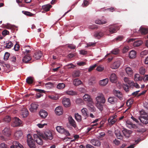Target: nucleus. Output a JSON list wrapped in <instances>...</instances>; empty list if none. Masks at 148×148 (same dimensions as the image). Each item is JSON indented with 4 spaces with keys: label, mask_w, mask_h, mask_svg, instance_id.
<instances>
[{
    "label": "nucleus",
    "mask_w": 148,
    "mask_h": 148,
    "mask_svg": "<svg viewBox=\"0 0 148 148\" xmlns=\"http://www.w3.org/2000/svg\"><path fill=\"white\" fill-rule=\"evenodd\" d=\"M56 129L58 132L61 134H63V132L64 130V129L61 126H57Z\"/></svg>",
    "instance_id": "nucleus-40"
},
{
    "label": "nucleus",
    "mask_w": 148,
    "mask_h": 148,
    "mask_svg": "<svg viewBox=\"0 0 148 148\" xmlns=\"http://www.w3.org/2000/svg\"><path fill=\"white\" fill-rule=\"evenodd\" d=\"M95 23H96L97 24L102 25L106 23H107V21L106 20L105 21L98 20L95 21Z\"/></svg>",
    "instance_id": "nucleus-41"
},
{
    "label": "nucleus",
    "mask_w": 148,
    "mask_h": 148,
    "mask_svg": "<svg viewBox=\"0 0 148 148\" xmlns=\"http://www.w3.org/2000/svg\"><path fill=\"white\" fill-rule=\"evenodd\" d=\"M95 77H91L89 80V84L91 85H92L94 83H95Z\"/></svg>",
    "instance_id": "nucleus-49"
},
{
    "label": "nucleus",
    "mask_w": 148,
    "mask_h": 148,
    "mask_svg": "<svg viewBox=\"0 0 148 148\" xmlns=\"http://www.w3.org/2000/svg\"><path fill=\"white\" fill-rule=\"evenodd\" d=\"M120 65L119 61H117L114 62L110 66V67L113 69H116L119 68Z\"/></svg>",
    "instance_id": "nucleus-17"
},
{
    "label": "nucleus",
    "mask_w": 148,
    "mask_h": 148,
    "mask_svg": "<svg viewBox=\"0 0 148 148\" xmlns=\"http://www.w3.org/2000/svg\"><path fill=\"white\" fill-rule=\"evenodd\" d=\"M134 80L135 81H141L143 79L142 77H141L138 74H136L134 76Z\"/></svg>",
    "instance_id": "nucleus-33"
},
{
    "label": "nucleus",
    "mask_w": 148,
    "mask_h": 148,
    "mask_svg": "<svg viewBox=\"0 0 148 148\" xmlns=\"http://www.w3.org/2000/svg\"><path fill=\"white\" fill-rule=\"evenodd\" d=\"M65 93L66 95H74L77 94L76 92L71 90L67 91L65 92Z\"/></svg>",
    "instance_id": "nucleus-46"
},
{
    "label": "nucleus",
    "mask_w": 148,
    "mask_h": 148,
    "mask_svg": "<svg viewBox=\"0 0 148 148\" xmlns=\"http://www.w3.org/2000/svg\"><path fill=\"white\" fill-rule=\"evenodd\" d=\"M3 134L6 137H9L10 135V129L7 127H5L2 131Z\"/></svg>",
    "instance_id": "nucleus-18"
},
{
    "label": "nucleus",
    "mask_w": 148,
    "mask_h": 148,
    "mask_svg": "<svg viewBox=\"0 0 148 148\" xmlns=\"http://www.w3.org/2000/svg\"><path fill=\"white\" fill-rule=\"evenodd\" d=\"M119 29V27L117 26H110L108 29L106 30V33L108 35L115 33L116 30Z\"/></svg>",
    "instance_id": "nucleus-5"
},
{
    "label": "nucleus",
    "mask_w": 148,
    "mask_h": 148,
    "mask_svg": "<svg viewBox=\"0 0 148 148\" xmlns=\"http://www.w3.org/2000/svg\"><path fill=\"white\" fill-rule=\"evenodd\" d=\"M65 84L63 83H59L57 86V88L58 89H62L65 87Z\"/></svg>",
    "instance_id": "nucleus-45"
},
{
    "label": "nucleus",
    "mask_w": 148,
    "mask_h": 148,
    "mask_svg": "<svg viewBox=\"0 0 148 148\" xmlns=\"http://www.w3.org/2000/svg\"><path fill=\"white\" fill-rule=\"evenodd\" d=\"M125 71L127 74L129 76H132L133 74V71L130 67H127L125 68Z\"/></svg>",
    "instance_id": "nucleus-23"
},
{
    "label": "nucleus",
    "mask_w": 148,
    "mask_h": 148,
    "mask_svg": "<svg viewBox=\"0 0 148 148\" xmlns=\"http://www.w3.org/2000/svg\"><path fill=\"white\" fill-rule=\"evenodd\" d=\"M129 50L128 47H124L123 49L122 52L123 53H125L128 51Z\"/></svg>",
    "instance_id": "nucleus-58"
},
{
    "label": "nucleus",
    "mask_w": 148,
    "mask_h": 148,
    "mask_svg": "<svg viewBox=\"0 0 148 148\" xmlns=\"http://www.w3.org/2000/svg\"><path fill=\"white\" fill-rule=\"evenodd\" d=\"M119 52V50L117 49H115L111 51L112 53L116 55L118 54Z\"/></svg>",
    "instance_id": "nucleus-53"
},
{
    "label": "nucleus",
    "mask_w": 148,
    "mask_h": 148,
    "mask_svg": "<svg viewBox=\"0 0 148 148\" xmlns=\"http://www.w3.org/2000/svg\"><path fill=\"white\" fill-rule=\"evenodd\" d=\"M126 124L127 126L130 129L136 128L137 127V126L133 123L130 121L127 120L126 121Z\"/></svg>",
    "instance_id": "nucleus-13"
},
{
    "label": "nucleus",
    "mask_w": 148,
    "mask_h": 148,
    "mask_svg": "<svg viewBox=\"0 0 148 148\" xmlns=\"http://www.w3.org/2000/svg\"><path fill=\"white\" fill-rule=\"evenodd\" d=\"M21 116L23 118H25L27 117L28 111L26 109H24L22 110Z\"/></svg>",
    "instance_id": "nucleus-34"
},
{
    "label": "nucleus",
    "mask_w": 148,
    "mask_h": 148,
    "mask_svg": "<svg viewBox=\"0 0 148 148\" xmlns=\"http://www.w3.org/2000/svg\"><path fill=\"white\" fill-rule=\"evenodd\" d=\"M116 101V98L114 97H110L108 99V102L112 104H114Z\"/></svg>",
    "instance_id": "nucleus-29"
},
{
    "label": "nucleus",
    "mask_w": 148,
    "mask_h": 148,
    "mask_svg": "<svg viewBox=\"0 0 148 148\" xmlns=\"http://www.w3.org/2000/svg\"><path fill=\"white\" fill-rule=\"evenodd\" d=\"M117 79L116 75L114 73H112L110 76V80L112 83L115 82Z\"/></svg>",
    "instance_id": "nucleus-22"
},
{
    "label": "nucleus",
    "mask_w": 148,
    "mask_h": 148,
    "mask_svg": "<svg viewBox=\"0 0 148 148\" xmlns=\"http://www.w3.org/2000/svg\"><path fill=\"white\" fill-rule=\"evenodd\" d=\"M142 42L140 40L135 41L133 43V45L134 47H137L140 46L142 44Z\"/></svg>",
    "instance_id": "nucleus-44"
},
{
    "label": "nucleus",
    "mask_w": 148,
    "mask_h": 148,
    "mask_svg": "<svg viewBox=\"0 0 148 148\" xmlns=\"http://www.w3.org/2000/svg\"><path fill=\"white\" fill-rule=\"evenodd\" d=\"M34 90L38 92L36 96L37 98H40L42 95V93L45 92V91L44 90L41 89H35Z\"/></svg>",
    "instance_id": "nucleus-15"
},
{
    "label": "nucleus",
    "mask_w": 148,
    "mask_h": 148,
    "mask_svg": "<svg viewBox=\"0 0 148 148\" xmlns=\"http://www.w3.org/2000/svg\"><path fill=\"white\" fill-rule=\"evenodd\" d=\"M82 83V82L79 79L77 78L74 80L73 84L75 86H77Z\"/></svg>",
    "instance_id": "nucleus-35"
},
{
    "label": "nucleus",
    "mask_w": 148,
    "mask_h": 148,
    "mask_svg": "<svg viewBox=\"0 0 148 148\" xmlns=\"http://www.w3.org/2000/svg\"><path fill=\"white\" fill-rule=\"evenodd\" d=\"M84 100L86 102H89L92 101V99L90 97L88 94H85L83 97Z\"/></svg>",
    "instance_id": "nucleus-21"
},
{
    "label": "nucleus",
    "mask_w": 148,
    "mask_h": 148,
    "mask_svg": "<svg viewBox=\"0 0 148 148\" xmlns=\"http://www.w3.org/2000/svg\"><path fill=\"white\" fill-rule=\"evenodd\" d=\"M82 115L84 117V119H86V118L88 116V114H87V109L86 108H83L81 110Z\"/></svg>",
    "instance_id": "nucleus-30"
},
{
    "label": "nucleus",
    "mask_w": 148,
    "mask_h": 148,
    "mask_svg": "<svg viewBox=\"0 0 148 148\" xmlns=\"http://www.w3.org/2000/svg\"><path fill=\"white\" fill-rule=\"evenodd\" d=\"M68 120L69 123L74 127L76 128L77 127L76 122L71 116H69Z\"/></svg>",
    "instance_id": "nucleus-16"
},
{
    "label": "nucleus",
    "mask_w": 148,
    "mask_h": 148,
    "mask_svg": "<svg viewBox=\"0 0 148 148\" xmlns=\"http://www.w3.org/2000/svg\"><path fill=\"white\" fill-rule=\"evenodd\" d=\"M19 48V46L18 44H16L14 46V49L16 51H18Z\"/></svg>",
    "instance_id": "nucleus-61"
},
{
    "label": "nucleus",
    "mask_w": 148,
    "mask_h": 148,
    "mask_svg": "<svg viewBox=\"0 0 148 148\" xmlns=\"http://www.w3.org/2000/svg\"><path fill=\"white\" fill-rule=\"evenodd\" d=\"M116 115L110 117L108 119V122L110 125H114L116 121Z\"/></svg>",
    "instance_id": "nucleus-9"
},
{
    "label": "nucleus",
    "mask_w": 148,
    "mask_h": 148,
    "mask_svg": "<svg viewBox=\"0 0 148 148\" xmlns=\"http://www.w3.org/2000/svg\"><path fill=\"white\" fill-rule=\"evenodd\" d=\"M97 66V64H94L93 66H90L88 69V71L89 72H90L95 67Z\"/></svg>",
    "instance_id": "nucleus-56"
},
{
    "label": "nucleus",
    "mask_w": 148,
    "mask_h": 148,
    "mask_svg": "<svg viewBox=\"0 0 148 148\" xmlns=\"http://www.w3.org/2000/svg\"><path fill=\"white\" fill-rule=\"evenodd\" d=\"M9 32L8 31L6 30H4L2 32V35L4 36L5 35L8 34H9Z\"/></svg>",
    "instance_id": "nucleus-63"
},
{
    "label": "nucleus",
    "mask_w": 148,
    "mask_h": 148,
    "mask_svg": "<svg viewBox=\"0 0 148 148\" xmlns=\"http://www.w3.org/2000/svg\"><path fill=\"white\" fill-rule=\"evenodd\" d=\"M62 102L65 107H68L71 105L70 99L68 98H64L62 100Z\"/></svg>",
    "instance_id": "nucleus-11"
},
{
    "label": "nucleus",
    "mask_w": 148,
    "mask_h": 148,
    "mask_svg": "<svg viewBox=\"0 0 148 148\" xmlns=\"http://www.w3.org/2000/svg\"><path fill=\"white\" fill-rule=\"evenodd\" d=\"M22 123L21 121L18 118L15 117L13 120L11 124V126L13 127H16L20 126Z\"/></svg>",
    "instance_id": "nucleus-6"
},
{
    "label": "nucleus",
    "mask_w": 148,
    "mask_h": 148,
    "mask_svg": "<svg viewBox=\"0 0 148 148\" xmlns=\"http://www.w3.org/2000/svg\"><path fill=\"white\" fill-rule=\"evenodd\" d=\"M75 117L76 120L78 122H80L82 120L81 116L79 115L78 113H76L75 114Z\"/></svg>",
    "instance_id": "nucleus-37"
},
{
    "label": "nucleus",
    "mask_w": 148,
    "mask_h": 148,
    "mask_svg": "<svg viewBox=\"0 0 148 148\" xmlns=\"http://www.w3.org/2000/svg\"><path fill=\"white\" fill-rule=\"evenodd\" d=\"M34 78L32 77H28V84H31L34 82Z\"/></svg>",
    "instance_id": "nucleus-51"
},
{
    "label": "nucleus",
    "mask_w": 148,
    "mask_h": 148,
    "mask_svg": "<svg viewBox=\"0 0 148 148\" xmlns=\"http://www.w3.org/2000/svg\"><path fill=\"white\" fill-rule=\"evenodd\" d=\"M103 33L101 31L96 32L94 34V36L98 39L100 38L103 36Z\"/></svg>",
    "instance_id": "nucleus-20"
},
{
    "label": "nucleus",
    "mask_w": 148,
    "mask_h": 148,
    "mask_svg": "<svg viewBox=\"0 0 148 148\" xmlns=\"http://www.w3.org/2000/svg\"><path fill=\"white\" fill-rule=\"evenodd\" d=\"M128 84L130 86V87L133 88L134 87V82L130 81L129 82Z\"/></svg>",
    "instance_id": "nucleus-59"
},
{
    "label": "nucleus",
    "mask_w": 148,
    "mask_h": 148,
    "mask_svg": "<svg viewBox=\"0 0 148 148\" xmlns=\"http://www.w3.org/2000/svg\"><path fill=\"white\" fill-rule=\"evenodd\" d=\"M52 7V6L50 4H47L42 6V8L44 11L46 12L48 11Z\"/></svg>",
    "instance_id": "nucleus-28"
},
{
    "label": "nucleus",
    "mask_w": 148,
    "mask_h": 148,
    "mask_svg": "<svg viewBox=\"0 0 148 148\" xmlns=\"http://www.w3.org/2000/svg\"><path fill=\"white\" fill-rule=\"evenodd\" d=\"M38 105L36 103H32L31 105V107L29 108V110L32 112H36L38 108Z\"/></svg>",
    "instance_id": "nucleus-12"
},
{
    "label": "nucleus",
    "mask_w": 148,
    "mask_h": 148,
    "mask_svg": "<svg viewBox=\"0 0 148 148\" xmlns=\"http://www.w3.org/2000/svg\"><path fill=\"white\" fill-rule=\"evenodd\" d=\"M0 148H8L7 145L4 143H1L0 145Z\"/></svg>",
    "instance_id": "nucleus-57"
},
{
    "label": "nucleus",
    "mask_w": 148,
    "mask_h": 148,
    "mask_svg": "<svg viewBox=\"0 0 148 148\" xmlns=\"http://www.w3.org/2000/svg\"><path fill=\"white\" fill-rule=\"evenodd\" d=\"M115 135L116 137L118 139H122L123 138V136L121 135L119 131L116 132Z\"/></svg>",
    "instance_id": "nucleus-43"
},
{
    "label": "nucleus",
    "mask_w": 148,
    "mask_h": 148,
    "mask_svg": "<svg viewBox=\"0 0 148 148\" xmlns=\"http://www.w3.org/2000/svg\"><path fill=\"white\" fill-rule=\"evenodd\" d=\"M114 93L116 96L119 98H121L122 97L121 92L119 90H114L113 91Z\"/></svg>",
    "instance_id": "nucleus-32"
},
{
    "label": "nucleus",
    "mask_w": 148,
    "mask_h": 148,
    "mask_svg": "<svg viewBox=\"0 0 148 148\" xmlns=\"http://www.w3.org/2000/svg\"><path fill=\"white\" fill-rule=\"evenodd\" d=\"M10 60L12 64H14L16 61V58L14 56H12L10 58Z\"/></svg>",
    "instance_id": "nucleus-50"
},
{
    "label": "nucleus",
    "mask_w": 148,
    "mask_h": 148,
    "mask_svg": "<svg viewBox=\"0 0 148 148\" xmlns=\"http://www.w3.org/2000/svg\"><path fill=\"white\" fill-rule=\"evenodd\" d=\"M28 146L32 148H35L36 147L34 140L29 134H28Z\"/></svg>",
    "instance_id": "nucleus-7"
},
{
    "label": "nucleus",
    "mask_w": 148,
    "mask_h": 148,
    "mask_svg": "<svg viewBox=\"0 0 148 148\" xmlns=\"http://www.w3.org/2000/svg\"><path fill=\"white\" fill-rule=\"evenodd\" d=\"M108 79L106 78L100 80L99 81V84L101 86H105L108 84Z\"/></svg>",
    "instance_id": "nucleus-26"
},
{
    "label": "nucleus",
    "mask_w": 148,
    "mask_h": 148,
    "mask_svg": "<svg viewBox=\"0 0 148 148\" xmlns=\"http://www.w3.org/2000/svg\"><path fill=\"white\" fill-rule=\"evenodd\" d=\"M90 143L92 144L95 146L99 147L101 145V142L98 140L93 139L91 140Z\"/></svg>",
    "instance_id": "nucleus-14"
},
{
    "label": "nucleus",
    "mask_w": 148,
    "mask_h": 148,
    "mask_svg": "<svg viewBox=\"0 0 148 148\" xmlns=\"http://www.w3.org/2000/svg\"><path fill=\"white\" fill-rule=\"evenodd\" d=\"M105 133H101V134H100L99 136H97V138L99 140H103V137L105 136Z\"/></svg>",
    "instance_id": "nucleus-54"
},
{
    "label": "nucleus",
    "mask_w": 148,
    "mask_h": 148,
    "mask_svg": "<svg viewBox=\"0 0 148 148\" xmlns=\"http://www.w3.org/2000/svg\"><path fill=\"white\" fill-rule=\"evenodd\" d=\"M10 56V54L8 52H6L4 56V59L7 60Z\"/></svg>",
    "instance_id": "nucleus-55"
},
{
    "label": "nucleus",
    "mask_w": 148,
    "mask_h": 148,
    "mask_svg": "<svg viewBox=\"0 0 148 148\" xmlns=\"http://www.w3.org/2000/svg\"><path fill=\"white\" fill-rule=\"evenodd\" d=\"M82 100L80 98L77 99L76 101V103L78 104H80L82 103Z\"/></svg>",
    "instance_id": "nucleus-62"
},
{
    "label": "nucleus",
    "mask_w": 148,
    "mask_h": 148,
    "mask_svg": "<svg viewBox=\"0 0 148 148\" xmlns=\"http://www.w3.org/2000/svg\"><path fill=\"white\" fill-rule=\"evenodd\" d=\"M23 54L24 56L23 59V62L25 63L28 62V50L23 47L22 49Z\"/></svg>",
    "instance_id": "nucleus-8"
},
{
    "label": "nucleus",
    "mask_w": 148,
    "mask_h": 148,
    "mask_svg": "<svg viewBox=\"0 0 148 148\" xmlns=\"http://www.w3.org/2000/svg\"><path fill=\"white\" fill-rule=\"evenodd\" d=\"M142 79L144 82H146L148 81V76L147 75H145L144 77H142Z\"/></svg>",
    "instance_id": "nucleus-60"
},
{
    "label": "nucleus",
    "mask_w": 148,
    "mask_h": 148,
    "mask_svg": "<svg viewBox=\"0 0 148 148\" xmlns=\"http://www.w3.org/2000/svg\"><path fill=\"white\" fill-rule=\"evenodd\" d=\"M39 135L42 137L43 139L45 140H51L53 138L52 133L50 130H47L45 131L44 134L42 133H39Z\"/></svg>",
    "instance_id": "nucleus-4"
},
{
    "label": "nucleus",
    "mask_w": 148,
    "mask_h": 148,
    "mask_svg": "<svg viewBox=\"0 0 148 148\" xmlns=\"http://www.w3.org/2000/svg\"><path fill=\"white\" fill-rule=\"evenodd\" d=\"M22 135V133L21 131L20 130L17 131L15 133L14 137L16 139H18L21 137Z\"/></svg>",
    "instance_id": "nucleus-31"
},
{
    "label": "nucleus",
    "mask_w": 148,
    "mask_h": 148,
    "mask_svg": "<svg viewBox=\"0 0 148 148\" xmlns=\"http://www.w3.org/2000/svg\"><path fill=\"white\" fill-rule=\"evenodd\" d=\"M95 99L97 107L100 111H102L103 110V105L106 102L104 95L102 93H99Z\"/></svg>",
    "instance_id": "nucleus-1"
},
{
    "label": "nucleus",
    "mask_w": 148,
    "mask_h": 148,
    "mask_svg": "<svg viewBox=\"0 0 148 148\" xmlns=\"http://www.w3.org/2000/svg\"><path fill=\"white\" fill-rule=\"evenodd\" d=\"M80 75V73L79 71H74L72 74L73 77H79Z\"/></svg>",
    "instance_id": "nucleus-42"
},
{
    "label": "nucleus",
    "mask_w": 148,
    "mask_h": 148,
    "mask_svg": "<svg viewBox=\"0 0 148 148\" xmlns=\"http://www.w3.org/2000/svg\"><path fill=\"white\" fill-rule=\"evenodd\" d=\"M42 138V137L40 136L39 138H38L36 140V141L38 144L40 145H43V142Z\"/></svg>",
    "instance_id": "nucleus-39"
},
{
    "label": "nucleus",
    "mask_w": 148,
    "mask_h": 148,
    "mask_svg": "<svg viewBox=\"0 0 148 148\" xmlns=\"http://www.w3.org/2000/svg\"><path fill=\"white\" fill-rule=\"evenodd\" d=\"M13 45V44L10 41H9L6 43L5 47L6 48L10 49L12 47Z\"/></svg>",
    "instance_id": "nucleus-47"
},
{
    "label": "nucleus",
    "mask_w": 148,
    "mask_h": 148,
    "mask_svg": "<svg viewBox=\"0 0 148 148\" xmlns=\"http://www.w3.org/2000/svg\"><path fill=\"white\" fill-rule=\"evenodd\" d=\"M39 114L40 116L42 118H45L47 116L48 114L47 112L45 110H41L39 112Z\"/></svg>",
    "instance_id": "nucleus-27"
},
{
    "label": "nucleus",
    "mask_w": 148,
    "mask_h": 148,
    "mask_svg": "<svg viewBox=\"0 0 148 148\" xmlns=\"http://www.w3.org/2000/svg\"><path fill=\"white\" fill-rule=\"evenodd\" d=\"M123 88L124 90L126 92H128L129 90V87L127 84H123Z\"/></svg>",
    "instance_id": "nucleus-48"
},
{
    "label": "nucleus",
    "mask_w": 148,
    "mask_h": 148,
    "mask_svg": "<svg viewBox=\"0 0 148 148\" xmlns=\"http://www.w3.org/2000/svg\"><path fill=\"white\" fill-rule=\"evenodd\" d=\"M139 31L143 34H145L148 33V29L143 27H140Z\"/></svg>",
    "instance_id": "nucleus-25"
},
{
    "label": "nucleus",
    "mask_w": 148,
    "mask_h": 148,
    "mask_svg": "<svg viewBox=\"0 0 148 148\" xmlns=\"http://www.w3.org/2000/svg\"><path fill=\"white\" fill-rule=\"evenodd\" d=\"M122 131L124 136H127L130 135L132 133V131L127 130L125 128H123Z\"/></svg>",
    "instance_id": "nucleus-24"
},
{
    "label": "nucleus",
    "mask_w": 148,
    "mask_h": 148,
    "mask_svg": "<svg viewBox=\"0 0 148 148\" xmlns=\"http://www.w3.org/2000/svg\"><path fill=\"white\" fill-rule=\"evenodd\" d=\"M80 53L81 54L85 55L87 53V51L84 50H82L80 51Z\"/></svg>",
    "instance_id": "nucleus-64"
},
{
    "label": "nucleus",
    "mask_w": 148,
    "mask_h": 148,
    "mask_svg": "<svg viewBox=\"0 0 148 148\" xmlns=\"http://www.w3.org/2000/svg\"><path fill=\"white\" fill-rule=\"evenodd\" d=\"M55 112L57 115H60L62 114V109L61 106H58L56 108Z\"/></svg>",
    "instance_id": "nucleus-19"
},
{
    "label": "nucleus",
    "mask_w": 148,
    "mask_h": 148,
    "mask_svg": "<svg viewBox=\"0 0 148 148\" xmlns=\"http://www.w3.org/2000/svg\"><path fill=\"white\" fill-rule=\"evenodd\" d=\"M146 69L145 67L142 66L139 69V73L142 75H144L145 73Z\"/></svg>",
    "instance_id": "nucleus-38"
},
{
    "label": "nucleus",
    "mask_w": 148,
    "mask_h": 148,
    "mask_svg": "<svg viewBox=\"0 0 148 148\" xmlns=\"http://www.w3.org/2000/svg\"><path fill=\"white\" fill-rule=\"evenodd\" d=\"M30 50L28 49V63L29 62L30 60L32 59V56L37 60L40 59L42 55V53L41 51H37L34 53V49L30 48Z\"/></svg>",
    "instance_id": "nucleus-2"
},
{
    "label": "nucleus",
    "mask_w": 148,
    "mask_h": 148,
    "mask_svg": "<svg viewBox=\"0 0 148 148\" xmlns=\"http://www.w3.org/2000/svg\"><path fill=\"white\" fill-rule=\"evenodd\" d=\"M12 145L10 146V148H24L23 146L18 142L13 141Z\"/></svg>",
    "instance_id": "nucleus-10"
},
{
    "label": "nucleus",
    "mask_w": 148,
    "mask_h": 148,
    "mask_svg": "<svg viewBox=\"0 0 148 148\" xmlns=\"http://www.w3.org/2000/svg\"><path fill=\"white\" fill-rule=\"evenodd\" d=\"M140 115L139 117V119L140 122L144 124L148 123V113H147L143 110L140 111Z\"/></svg>",
    "instance_id": "nucleus-3"
},
{
    "label": "nucleus",
    "mask_w": 148,
    "mask_h": 148,
    "mask_svg": "<svg viewBox=\"0 0 148 148\" xmlns=\"http://www.w3.org/2000/svg\"><path fill=\"white\" fill-rule=\"evenodd\" d=\"M136 51L134 50H132L130 51L129 54V57L130 58H133L136 56Z\"/></svg>",
    "instance_id": "nucleus-36"
},
{
    "label": "nucleus",
    "mask_w": 148,
    "mask_h": 148,
    "mask_svg": "<svg viewBox=\"0 0 148 148\" xmlns=\"http://www.w3.org/2000/svg\"><path fill=\"white\" fill-rule=\"evenodd\" d=\"M4 121L6 122H9L11 120V118L9 116H6L3 119Z\"/></svg>",
    "instance_id": "nucleus-52"
}]
</instances>
